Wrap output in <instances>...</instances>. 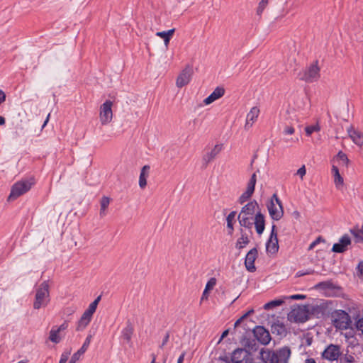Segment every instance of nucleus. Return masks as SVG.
<instances>
[{"label":"nucleus","mask_w":363,"mask_h":363,"mask_svg":"<svg viewBox=\"0 0 363 363\" xmlns=\"http://www.w3.org/2000/svg\"><path fill=\"white\" fill-rule=\"evenodd\" d=\"M291 354L289 347L285 346L277 350L260 351L261 360L264 363H288Z\"/></svg>","instance_id":"f257e3e1"},{"label":"nucleus","mask_w":363,"mask_h":363,"mask_svg":"<svg viewBox=\"0 0 363 363\" xmlns=\"http://www.w3.org/2000/svg\"><path fill=\"white\" fill-rule=\"evenodd\" d=\"M257 211H260L258 203L255 201H251L245 204L241 209L238 219L240 226L247 229H252L253 226V219Z\"/></svg>","instance_id":"f03ea898"},{"label":"nucleus","mask_w":363,"mask_h":363,"mask_svg":"<svg viewBox=\"0 0 363 363\" xmlns=\"http://www.w3.org/2000/svg\"><path fill=\"white\" fill-rule=\"evenodd\" d=\"M49 284L48 281L42 282L36 289L33 308L40 309L46 307L50 302Z\"/></svg>","instance_id":"7ed1b4c3"},{"label":"nucleus","mask_w":363,"mask_h":363,"mask_svg":"<svg viewBox=\"0 0 363 363\" xmlns=\"http://www.w3.org/2000/svg\"><path fill=\"white\" fill-rule=\"evenodd\" d=\"M331 321L334 327L339 330H347L352 323L350 315L343 310H335L332 312Z\"/></svg>","instance_id":"20e7f679"},{"label":"nucleus","mask_w":363,"mask_h":363,"mask_svg":"<svg viewBox=\"0 0 363 363\" xmlns=\"http://www.w3.org/2000/svg\"><path fill=\"white\" fill-rule=\"evenodd\" d=\"M100 300L101 296H99L92 303L89 304L88 308L85 310L80 319L77 322L76 328L77 331H82L89 324Z\"/></svg>","instance_id":"39448f33"},{"label":"nucleus","mask_w":363,"mask_h":363,"mask_svg":"<svg viewBox=\"0 0 363 363\" xmlns=\"http://www.w3.org/2000/svg\"><path fill=\"white\" fill-rule=\"evenodd\" d=\"M298 77L300 80L307 83H313L318 81L320 78V67H318V61L314 62L301 71L298 74Z\"/></svg>","instance_id":"423d86ee"},{"label":"nucleus","mask_w":363,"mask_h":363,"mask_svg":"<svg viewBox=\"0 0 363 363\" xmlns=\"http://www.w3.org/2000/svg\"><path fill=\"white\" fill-rule=\"evenodd\" d=\"M33 184L34 179L32 178L17 182L11 187V193L8 199L9 201L16 199L18 197L28 192Z\"/></svg>","instance_id":"0eeeda50"},{"label":"nucleus","mask_w":363,"mask_h":363,"mask_svg":"<svg viewBox=\"0 0 363 363\" xmlns=\"http://www.w3.org/2000/svg\"><path fill=\"white\" fill-rule=\"evenodd\" d=\"M267 209L270 217L274 220H279L284 216L283 206L281 200L276 194L272 196Z\"/></svg>","instance_id":"6e6552de"},{"label":"nucleus","mask_w":363,"mask_h":363,"mask_svg":"<svg viewBox=\"0 0 363 363\" xmlns=\"http://www.w3.org/2000/svg\"><path fill=\"white\" fill-rule=\"evenodd\" d=\"M341 355L342 352L340 346L334 344H330L321 352V358L331 362L338 360Z\"/></svg>","instance_id":"1a4fd4ad"},{"label":"nucleus","mask_w":363,"mask_h":363,"mask_svg":"<svg viewBox=\"0 0 363 363\" xmlns=\"http://www.w3.org/2000/svg\"><path fill=\"white\" fill-rule=\"evenodd\" d=\"M112 106L113 102L110 100L106 101L102 105H101L99 118L102 125H106L112 121Z\"/></svg>","instance_id":"9d476101"},{"label":"nucleus","mask_w":363,"mask_h":363,"mask_svg":"<svg viewBox=\"0 0 363 363\" xmlns=\"http://www.w3.org/2000/svg\"><path fill=\"white\" fill-rule=\"evenodd\" d=\"M251 353L245 349L238 348L231 355V363H252Z\"/></svg>","instance_id":"9b49d317"},{"label":"nucleus","mask_w":363,"mask_h":363,"mask_svg":"<svg viewBox=\"0 0 363 363\" xmlns=\"http://www.w3.org/2000/svg\"><path fill=\"white\" fill-rule=\"evenodd\" d=\"M193 74V69L190 66H186L179 74L177 78L176 85L179 88H182L187 85L191 79Z\"/></svg>","instance_id":"f8f14e48"},{"label":"nucleus","mask_w":363,"mask_h":363,"mask_svg":"<svg viewBox=\"0 0 363 363\" xmlns=\"http://www.w3.org/2000/svg\"><path fill=\"white\" fill-rule=\"evenodd\" d=\"M351 245L352 240L350 237L345 234L340 238L338 242L333 245L332 251L336 253H343L349 249Z\"/></svg>","instance_id":"ddd939ff"},{"label":"nucleus","mask_w":363,"mask_h":363,"mask_svg":"<svg viewBox=\"0 0 363 363\" xmlns=\"http://www.w3.org/2000/svg\"><path fill=\"white\" fill-rule=\"evenodd\" d=\"M257 182L256 174L254 173L247 183V186L244 193L239 198V203L242 204L246 202L253 194Z\"/></svg>","instance_id":"4468645a"},{"label":"nucleus","mask_w":363,"mask_h":363,"mask_svg":"<svg viewBox=\"0 0 363 363\" xmlns=\"http://www.w3.org/2000/svg\"><path fill=\"white\" fill-rule=\"evenodd\" d=\"M256 339L262 345H267L271 340L269 332L263 326L257 325L253 330Z\"/></svg>","instance_id":"2eb2a0df"},{"label":"nucleus","mask_w":363,"mask_h":363,"mask_svg":"<svg viewBox=\"0 0 363 363\" xmlns=\"http://www.w3.org/2000/svg\"><path fill=\"white\" fill-rule=\"evenodd\" d=\"M68 328V322L64 321L62 324H61L59 327L54 326L52 328V329L50 331L49 333V340L55 344L59 343L61 340L62 337L60 336V333L62 331L65 330Z\"/></svg>","instance_id":"dca6fc26"},{"label":"nucleus","mask_w":363,"mask_h":363,"mask_svg":"<svg viewBox=\"0 0 363 363\" xmlns=\"http://www.w3.org/2000/svg\"><path fill=\"white\" fill-rule=\"evenodd\" d=\"M258 252L257 248L254 247L251 249L246 255L245 259V266L246 269L250 272H254L256 271L255 266V262L257 257Z\"/></svg>","instance_id":"f3484780"},{"label":"nucleus","mask_w":363,"mask_h":363,"mask_svg":"<svg viewBox=\"0 0 363 363\" xmlns=\"http://www.w3.org/2000/svg\"><path fill=\"white\" fill-rule=\"evenodd\" d=\"M328 301H321L319 304L312 305L308 311L317 318H321L328 313Z\"/></svg>","instance_id":"a211bd4d"},{"label":"nucleus","mask_w":363,"mask_h":363,"mask_svg":"<svg viewBox=\"0 0 363 363\" xmlns=\"http://www.w3.org/2000/svg\"><path fill=\"white\" fill-rule=\"evenodd\" d=\"M253 225H255L256 232L258 235H262L265 228V217L261 213L257 211L253 219Z\"/></svg>","instance_id":"6ab92c4d"},{"label":"nucleus","mask_w":363,"mask_h":363,"mask_svg":"<svg viewBox=\"0 0 363 363\" xmlns=\"http://www.w3.org/2000/svg\"><path fill=\"white\" fill-rule=\"evenodd\" d=\"M91 337L92 336L91 335H89L84 342L83 343L82 347L77 351L75 353L73 354V355L72 356L69 363H76L77 361H78L81 356L86 351V350L88 349L89 345H90V342H91Z\"/></svg>","instance_id":"aec40b11"},{"label":"nucleus","mask_w":363,"mask_h":363,"mask_svg":"<svg viewBox=\"0 0 363 363\" xmlns=\"http://www.w3.org/2000/svg\"><path fill=\"white\" fill-rule=\"evenodd\" d=\"M259 114V109L257 106L252 107L250 112L247 114L246 117V123L245 125V128L248 130L252 126V124L256 121L258 116Z\"/></svg>","instance_id":"412c9836"},{"label":"nucleus","mask_w":363,"mask_h":363,"mask_svg":"<svg viewBox=\"0 0 363 363\" xmlns=\"http://www.w3.org/2000/svg\"><path fill=\"white\" fill-rule=\"evenodd\" d=\"M225 94V89L223 87L218 86L216 87L213 91L203 100V103L206 105L211 104L214 102L216 100L221 98Z\"/></svg>","instance_id":"4be33fe9"},{"label":"nucleus","mask_w":363,"mask_h":363,"mask_svg":"<svg viewBox=\"0 0 363 363\" xmlns=\"http://www.w3.org/2000/svg\"><path fill=\"white\" fill-rule=\"evenodd\" d=\"M271 331L273 335H276L280 338L285 337L287 334V330L285 325L279 321L274 323L272 325Z\"/></svg>","instance_id":"5701e85b"},{"label":"nucleus","mask_w":363,"mask_h":363,"mask_svg":"<svg viewBox=\"0 0 363 363\" xmlns=\"http://www.w3.org/2000/svg\"><path fill=\"white\" fill-rule=\"evenodd\" d=\"M222 150V145H216L214 147L208 152L206 153L203 157V162L207 165L213 160Z\"/></svg>","instance_id":"b1692460"},{"label":"nucleus","mask_w":363,"mask_h":363,"mask_svg":"<svg viewBox=\"0 0 363 363\" xmlns=\"http://www.w3.org/2000/svg\"><path fill=\"white\" fill-rule=\"evenodd\" d=\"M347 133L352 140L358 146L363 145V134L353 128L352 126L347 129Z\"/></svg>","instance_id":"393cba45"},{"label":"nucleus","mask_w":363,"mask_h":363,"mask_svg":"<svg viewBox=\"0 0 363 363\" xmlns=\"http://www.w3.org/2000/svg\"><path fill=\"white\" fill-rule=\"evenodd\" d=\"M307 312L305 308H298L294 309L291 313V318H293L296 322L303 323L307 320Z\"/></svg>","instance_id":"a878e982"},{"label":"nucleus","mask_w":363,"mask_h":363,"mask_svg":"<svg viewBox=\"0 0 363 363\" xmlns=\"http://www.w3.org/2000/svg\"><path fill=\"white\" fill-rule=\"evenodd\" d=\"M250 242V240L248 238V235L243 230V229H240V237L238 239L235 243V247L240 250L245 247Z\"/></svg>","instance_id":"bb28decb"},{"label":"nucleus","mask_w":363,"mask_h":363,"mask_svg":"<svg viewBox=\"0 0 363 363\" xmlns=\"http://www.w3.org/2000/svg\"><path fill=\"white\" fill-rule=\"evenodd\" d=\"M150 169V167L149 165H145L140 171L139 186L141 189H144L147 185V177H148Z\"/></svg>","instance_id":"cd10ccee"},{"label":"nucleus","mask_w":363,"mask_h":363,"mask_svg":"<svg viewBox=\"0 0 363 363\" xmlns=\"http://www.w3.org/2000/svg\"><path fill=\"white\" fill-rule=\"evenodd\" d=\"M134 329L132 323L130 321H128L125 328L122 330V337L128 342L130 343L131 342L132 335L133 333Z\"/></svg>","instance_id":"c85d7f7f"},{"label":"nucleus","mask_w":363,"mask_h":363,"mask_svg":"<svg viewBox=\"0 0 363 363\" xmlns=\"http://www.w3.org/2000/svg\"><path fill=\"white\" fill-rule=\"evenodd\" d=\"M266 249L269 253H277L279 250L278 240H268L266 244Z\"/></svg>","instance_id":"c756f323"},{"label":"nucleus","mask_w":363,"mask_h":363,"mask_svg":"<svg viewBox=\"0 0 363 363\" xmlns=\"http://www.w3.org/2000/svg\"><path fill=\"white\" fill-rule=\"evenodd\" d=\"M235 216L236 211H231L226 218L227 228L229 229V235H232L233 233V221L235 220Z\"/></svg>","instance_id":"7c9ffc66"},{"label":"nucleus","mask_w":363,"mask_h":363,"mask_svg":"<svg viewBox=\"0 0 363 363\" xmlns=\"http://www.w3.org/2000/svg\"><path fill=\"white\" fill-rule=\"evenodd\" d=\"M109 203H110V198H108L107 196H103L101 198V202H100L101 208H100V212H99L101 217H104V216H106V211L107 208L108 207Z\"/></svg>","instance_id":"2f4dec72"},{"label":"nucleus","mask_w":363,"mask_h":363,"mask_svg":"<svg viewBox=\"0 0 363 363\" xmlns=\"http://www.w3.org/2000/svg\"><path fill=\"white\" fill-rule=\"evenodd\" d=\"M332 172L334 174L335 177V183L336 185L338 184H343V179L340 176L338 168L333 165L332 167Z\"/></svg>","instance_id":"473e14b6"},{"label":"nucleus","mask_w":363,"mask_h":363,"mask_svg":"<svg viewBox=\"0 0 363 363\" xmlns=\"http://www.w3.org/2000/svg\"><path fill=\"white\" fill-rule=\"evenodd\" d=\"M282 303H284L283 300H280V299L273 300V301H271L267 303L266 304H264V308L265 310H269L276 306H281Z\"/></svg>","instance_id":"72a5a7b5"},{"label":"nucleus","mask_w":363,"mask_h":363,"mask_svg":"<svg viewBox=\"0 0 363 363\" xmlns=\"http://www.w3.org/2000/svg\"><path fill=\"white\" fill-rule=\"evenodd\" d=\"M320 130V127L318 123L313 125H308L305 128L306 133L308 136H311L314 132H318Z\"/></svg>","instance_id":"f704fd0d"},{"label":"nucleus","mask_w":363,"mask_h":363,"mask_svg":"<svg viewBox=\"0 0 363 363\" xmlns=\"http://www.w3.org/2000/svg\"><path fill=\"white\" fill-rule=\"evenodd\" d=\"M340 359V363H354L355 362L354 357L351 354H345Z\"/></svg>","instance_id":"c9c22d12"},{"label":"nucleus","mask_w":363,"mask_h":363,"mask_svg":"<svg viewBox=\"0 0 363 363\" xmlns=\"http://www.w3.org/2000/svg\"><path fill=\"white\" fill-rule=\"evenodd\" d=\"M268 1L269 0H261L257 9V13L258 15H260L263 12L265 7L268 4Z\"/></svg>","instance_id":"e433bc0d"},{"label":"nucleus","mask_w":363,"mask_h":363,"mask_svg":"<svg viewBox=\"0 0 363 363\" xmlns=\"http://www.w3.org/2000/svg\"><path fill=\"white\" fill-rule=\"evenodd\" d=\"M324 241H325L324 239L321 236L318 237L313 242H312L310 244V245L308 246V250L311 251V250H313L318 244H319L322 242H324Z\"/></svg>","instance_id":"4c0bfd02"},{"label":"nucleus","mask_w":363,"mask_h":363,"mask_svg":"<svg viewBox=\"0 0 363 363\" xmlns=\"http://www.w3.org/2000/svg\"><path fill=\"white\" fill-rule=\"evenodd\" d=\"M337 157L339 160L346 166L348 164L349 160L347 157V155L343 153L342 151H340L337 154Z\"/></svg>","instance_id":"58836bf2"},{"label":"nucleus","mask_w":363,"mask_h":363,"mask_svg":"<svg viewBox=\"0 0 363 363\" xmlns=\"http://www.w3.org/2000/svg\"><path fill=\"white\" fill-rule=\"evenodd\" d=\"M357 276L363 280V261L359 262L357 267Z\"/></svg>","instance_id":"ea45409f"},{"label":"nucleus","mask_w":363,"mask_h":363,"mask_svg":"<svg viewBox=\"0 0 363 363\" xmlns=\"http://www.w3.org/2000/svg\"><path fill=\"white\" fill-rule=\"evenodd\" d=\"M216 280L215 278H211L206 284V287H205V290L206 291H209V290H211L214 286L216 285Z\"/></svg>","instance_id":"a19ab883"},{"label":"nucleus","mask_w":363,"mask_h":363,"mask_svg":"<svg viewBox=\"0 0 363 363\" xmlns=\"http://www.w3.org/2000/svg\"><path fill=\"white\" fill-rule=\"evenodd\" d=\"M357 330L363 335V317L359 318L355 323Z\"/></svg>","instance_id":"79ce46f5"},{"label":"nucleus","mask_w":363,"mask_h":363,"mask_svg":"<svg viewBox=\"0 0 363 363\" xmlns=\"http://www.w3.org/2000/svg\"><path fill=\"white\" fill-rule=\"evenodd\" d=\"M70 354H71V351L64 352L61 354V357H60L59 363H66L69 359Z\"/></svg>","instance_id":"37998d69"},{"label":"nucleus","mask_w":363,"mask_h":363,"mask_svg":"<svg viewBox=\"0 0 363 363\" xmlns=\"http://www.w3.org/2000/svg\"><path fill=\"white\" fill-rule=\"evenodd\" d=\"M273 239L278 240V238H277V231H276V225H272V231H271L269 240H273Z\"/></svg>","instance_id":"c03bdc74"},{"label":"nucleus","mask_w":363,"mask_h":363,"mask_svg":"<svg viewBox=\"0 0 363 363\" xmlns=\"http://www.w3.org/2000/svg\"><path fill=\"white\" fill-rule=\"evenodd\" d=\"M283 133L285 135H292L294 133V128L292 126H286Z\"/></svg>","instance_id":"a18cd8bd"},{"label":"nucleus","mask_w":363,"mask_h":363,"mask_svg":"<svg viewBox=\"0 0 363 363\" xmlns=\"http://www.w3.org/2000/svg\"><path fill=\"white\" fill-rule=\"evenodd\" d=\"M306 167L304 165H303L301 167H300L296 172V174L298 175H299L301 178H303V177L306 174Z\"/></svg>","instance_id":"49530a36"},{"label":"nucleus","mask_w":363,"mask_h":363,"mask_svg":"<svg viewBox=\"0 0 363 363\" xmlns=\"http://www.w3.org/2000/svg\"><path fill=\"white\" fill-rule=\"evenodd\" d=\"M305 298L306 296L302 294H295L290 296V298L293 300H303Z\"/></svg>","instance_id":"de8ad7c7"},{"label":"nucleus","mask_w":363,"mask_h":363,"mask_svg":"<svg viewBox=\"0 0 363 363\" xmlns=\"http://www.w3.org/2000/svg\"><path fill=\"white\" fill-rule=\"evenodd\" d=\"M330 286H331V284L330 282H327V281L320 282L318 284H317V286L322 287L324 289L330 288Z\"/></svg>","instance_id":"09e8293b"},{"label":"nucleus","mask_w":363,"mask_h":363,"mask_svg":"<svg viewBox=\"0 0 363 363\" xmlns=\"http://www.w3.org/2000/svg\"><path fill=\"white\" fill-rule=\"evenodd\" d=\"M169 332H167V333L165 334V335H164V339H163V340H162V344H161V345H160V347H161V348H162V347H164V346L167 343V342L169 341Z\"/></svg>","instance_id":"8fccbe9b"},{"label":"nucleus","mask_w":363,"mask_h":363,"mask_svg":"<svg viewBox=\"0 0 363 363\" xmlns=\"http://www.w3.org/2000/svg\"><path fill=\"white\" fill-rule=\"evenodd\" d=\"M6 101V94L5 93L0 89V105L3 104Z\"/></svg>","instance_id":"3c124183"},{"label":"nucleus","mask_w":363,"mask_h":363,"mask_svg":"<svg viewBox=\"0 0 363 363\" xmlns=\"http://www.w3.org/2000/svg\"><path fill=\"white\" fill-rule=\"evenodd\" d=\"M156 35L157 36H159L163 39H164L165 38H167V34H166V31H161V32H157L156 33Z\"/></svg>","instance_id":"603ef678"},{"label":"nucleus","mask_w":363,"mask_h":363,"mask_svg":"<svg viewBox=\"0 0 363 363\" xmlns=\"http://www.w3.org/2000/svg\"><path fill=\"white\" fill-rule=\"evenodd\" d=\"M255 311L253 309H250L247 313H245L244 315H242V318L245 319L247 317H248L250 315L254 313Z\"/></svg>","instance_id":"864d4df0"},{"label":"nucleus","mask_w":363,"mask_h":363,"mask_svg":"<svg viewBox=\"0 0 363 363\" xmlns=\"http://www.w3.org/2000/svg\"><path fill=\"white\" fill-rule=\"evenodd\" d=\"M174 31H175L174 28H172V29H170V30L166 31L167 36L168 38H171V36L174 34Z\"/></svg>","instance_id":"5fc2aeb1"},{"label":"nucleus","mask_w":363,"mask_h":363,"mask_svg":"<svg viewBox=\"0 0 363 363\" xmlns=\"http://www.w3.org/2000/svg\"><path fill=\"white\" fill-rule=\"evenodd\" d=\"M244 320V318H242V316H241L239 319H238L235 324H234V327L235 328H237L241 323L242 321Z\"/></svg>","instance_id":"6e6d98bb"},{"label":"nucleus","mask_w":363,"mask_h":363,"mask_svg":"<svg viewBox=\"0 0 363 363\" xmlns=\"http://www.w3.org/2000/svg\"><path fill=\"white\" fill-rule=\"evenodd\" d=\"M303 363H317L316 361L311 357L307 358Z\"/></svg>","instance_id":"4d7b16f0"},{"label":"nucleus","mask_w":363,"mask_h":363,"mask_svg":"<svg viewBox=\"0 0 363 363\" xmlns=\"http://www.w3.org/2000/svg\"><path fill=\"white\" fill-rule=\"evenodd\" d=\"M184 356H185V354L182 353L178 358L177 363H183Z\"/></svg>","instance_id":"13d9d810"},{"label":"nucleus","mask_w":363,"mask_h":363,"mask_svg":"<svg viewBox=\"0 0 363 363\" xmlns=\"http://www.w3.org/2000/svg\"><path fill=\"white\" fill-rule=\"evenodd\" d=\"M208 291H206L204 289L203 292V294H202V297H201V300H203L204 298H208Z\"/></svg>","instance_id":"bf43d9fd"},{"label":"nucleus","mask_w":363,"mask_h":363,"mask_svg":"<svg viewBox=\"0 0 363 363\" xmlns=\"http://www.w3.org/2000/svg\"><path fill=\"white\" fill-rule=\"evenodd\" d=\"M6 122L5 118L0 116V125H4Z\"/></svg>","instance_id":"052dcab7"},{"label":"nucleus","mask_w":363,"mask_h":363,"mask_svg":"<svg viewBox=\"0 0 363 363\" xmlns=\"http://www.w3.org/2000/svg\"><path fill=\"white\" fill-rule=\"evenodd\" d=\"M169 40H170V38H168V37H167L164 39V44L166 46H167V45L169 44Z\"/></svg>","instance_id":"680f3d73"},{"label":"nucleus","mask_w":363,"mask_h":363,"mask_svg":"<svg viewBox=\"0 0 363 363\" xmlns=\"http://www.w3.org/2000/svg\"><path fill=\"white\" fill-rule=\"evenodd\" d=\"M311 274V272H306L305 273H302V272H298L297 274H298V277H301V276H303V275H305V274Z\"/></svg>","instance_id":"e2e57ef3"},{"label":"nucleus","mask_w":363,"mask_h":363,"mask_svg":"<svg viewBox=\"0 0 363 363\" xmlns=\"http://www.w3.org/2000/svg\"><path fill=\"white\" fill-rule=\"evenodd\" d=\"M49 118H50V113L48 115L47 118H46V120L45 121L43 125V128L45 127L47 124V123L48 122V120H49Z\"/></svg>","instance_id":"0e129e2a"},{"label":"nucleus","mask_w":363,"mask_h":363,"mask_svg":"<svg viewBox=\"0 0 363 363\" xmlns=\"http://www.w3.org/2000/svg\"><path fill=\"white\" fill-rule=\"evenodd\" d=\"M228 334V330H225V331L223 333L222 335H221V338H223V337H225Z\"/></svg>","instance_id":"69168bd1"},{"label":"nucleus","mask_w":363,"mask_h":363,"mask_svg":"<svg viewBox=\"0 0 363 363\" xmlns=\"http://www.w3.org/2000/svg\"><path fill=\"white\" fill-rule=\"evenodd\" d=\"M294 214L295 215L296 218H298L300 216V213L298 211H295Z\"/></svg>","instance_id":"338daca9"},{"label":"nucleus","mask_w":363,"mask_h":363,"mask_svg":"<svg viewBox=\"0 0 363 363\" xmlns=\"http://www.w3.org/2000/svg\"><path fill=\"white\" fill-rule=\"evenodd\" d=\"M306 342H307V345H310L311 344V339L308 338V339L306 340Z\"/></svg>","instance_id":"774afa93"}]
</instances>
